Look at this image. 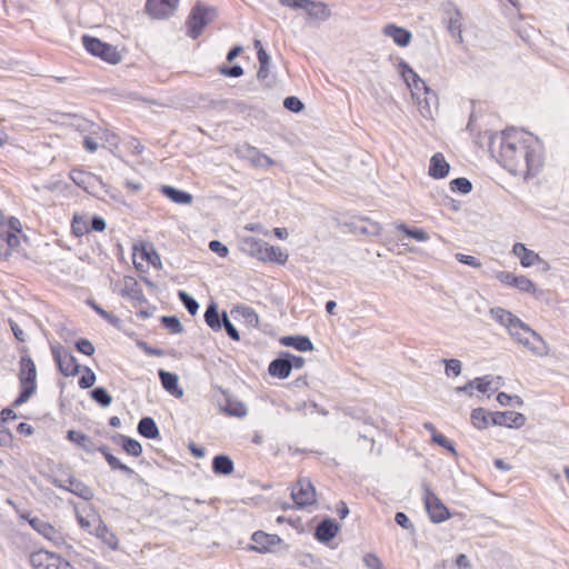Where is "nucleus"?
Returning <instances> with one entry per match:
<instances>
[{"mask_svg":"<svg viewBox=\"0 0 569 569\" xmlns=\"http://www.w3.org/2000/svg\"><path fill=\"white\" fill-rule=\"evenodd\" d=\"M219 72L229 78H239L243 74V69L240 66H233V67H220Z\"/></svg>","mask_w":569,"mask_h":569,"instance_id":"51","label":"nucleus"},{"mask_svg":"<svg viewBox=\"0 0 569 569\" xmlns=\"http://www.w3.org/2000/svg\"><path fill=\"white\" fill-rule=\"evenodd\" d=\"M160 192L176 203L189 204L192 202V196L190 193L170 186H161Z\"/></svg>","mask_w":569,"mask_h":569,"instance_id":"30","label":"nucleus"},{"mask_svg":"<svg viewBox=\"0 0 569 569\" xmlns=\"http://www.w3.org/2000/svg\"><path fill=\"white\" fill-rule=\"evenodd\" d=\"M512 253L519 259L520 264L525 268L532 267L542 261V259L537 252L528 249L521 242H517L513 244Z\"/></svg>","mask_w":569,"mask_h":569,"instance_id":"22","label":"nucleus"},{"mask_svg":"<svg viewBox=\"0 0 569 569\" xmlns=\"http://www.w3.org/2000/svg\"><path fill=\"white\" fill-rule=\"evenodd\" d=\"M363 562L370 569H380L379 567L381 566L379 557L375 553H366L363 556Z\"/></svg>","mask_w":569,"mask_h":569,"instance_id":"57","label":"nucleus"},{"mask_svg":"<svg viewBox=\"0 0 569 569\" xmlns=\"http://www.w3.org/2000/svg\"><path fill=\"white\" fill-rule=\"evenodd\" d=\"M383 33L385 36L392 38L395 43L400 47L408 46L411 40V32L396 24H387L383 28Z\"/></svg>","mask_w":569,"mask_h":569,"instance_id":"26","label":"nucleus"},{"mask_svg":"<svg viewBox=\"0 0 569 569\" xmlns=\"http://www.w3.org/2000/svg\"><path fill=\"white\" fill-rule=\"evenodd\" d=\"M18 379L20 393L13 401V407H19L27 402L37 390V367L28 353L20 358Z\"/></svg>","mask_w":569,"mask_h":569,"instance_id":"3","label":"nucleus"},{"mask_svg":"<svg viewBox=\"0 0 569 569\" xmlns=\"http://www.w3.org/2000/svg\"><path fill=\"white\" fill-rule=\"evenodd\" d=\"M513 288L518 289L521 292L536 295L537 287L536 284L526 276L517 274Z\"/></svg>","mask_w":569,"mask_h":569,"instance_id":"39","label":"nucleus"},{"mask_svg":"<svg viewBox=\"0 0 569 569\" xmlns=\"http://www.w3.org/2000/svg\"><path fill=\"white\" fill-rule=\"evenodd\" d=\"M456 258L461 263H465V264H468V266H471V267H475V268H480L481 267V262L478 259H476L475 257H472V256H468V254H463V253H457Z\"/></svg>","mask_w":569,"mask_h":569,"instance_id":"56","label":"nucleus"},{"mask_svg":"<svg viewBox=\"0 0 569 569\" xmlns=\"http://www.w3.org/2000/svg\"><path fill=\"white\" fill-rule=\"evenodd\" d=\"M291 366L289 359H276L269 365V373L273 377L286 379L290 376Z\"/></svg>","mask_w":569,"mask_h":569,"instance_id":"33","label":"nucleus"},{"mask_svg":"<svg viewBox=\"0 0 569 569\" xmlns=\"http://www.w3.org/2000/svg\"><path fill=\"white\" fill-rule=\"evenodd\" d=\"M132 262L137 271L146 273L150 268L162 269L161 258L151 244H134L132 250Z\"/></svg>","mask_w":569,"mask_h":569,"instance_id":"7","label":"nucleus"},{"mask_svg":"<svg viewBox=\"0 0 569 569\" xmlns=\"http://www.w3.org/2000/svg\"><path fill=\"white\" fill-rule=\"evenodd\" d=\"M122 448L132 457H139L142 453V446L140 442L129 437L122 438Z\"/></svg>","mask_w":569,"mask_h":569,"instance_id":"43","label":"nucleus"},{"mask_svg":"<svg viewBox=\"0 0 569 569\" xmlns=\"http://www.w3.org/2000/svg\"><path fill=\"white\" fill-rule=\"evenodd\" d=\"M471 189L472 184L467 178H457L450 182V190L453 192L469 193Z\"/></svg>","mask_w":569,"mask_h":569,"instance_id":"45","label":"nucleus"},{"mask_svg":"<svg viewBox=\"0 0 569 569\" xmlns=\"http://www.w3.org/2000/svg\"><path fill=\"white\" fill-rule=\"evenodd\" d=\"M286 109L292 112H300L303 109V103L297 97H287L283 101Z\"/></svg>","mask_w":569,"mask_h":569,"instance_id":"50","label":"nucleus"},{"mask_svg":"<svg viewBox=\"0 0 569 569\" xmlns=\"http://www.w3.org/2000/svg\"><path fill=\"white\" fill-rule=\"evenodd\" d=\"M209 248L211 251L218 253L220 257H226L229 252L228 248L218 240L210 241Z\"/></svg>","mask_w":569,"mask_h":569,"instance_id":"59","label":"nucleus"},{"mask_svg":"<svg viewBox=\"0 0 569 569\" xmlns=\"http://www.w3.org/2000/svg\"><path fill=\"white\" fill-rule=\"evenodd\" d=\"M401 76L419 106H421L422 101L428 104L430 96L436 97L435 92L430 90L426 82L408 64L402 66Z\"/></svg>","mask_w":569,"mask_h":569,"instance_id":"9","label":"nucleus"},{"mask_svg":"<svg viewBox=\"0 0 569 569\" xmlns=\"http://www.w3.org/2000/svg\"><path fill=\"white\" fill-rule=\"evenodd\" d=\"M92 535L96 536L108 549L117 550L119 548L118 537L104 522L100 523Z\"/></svg>","mask_w":569,"mask_h":569,"instance_id":"24","label":"nucleus"},{"mask_svg":"<svg viewBox=\"0 0 569 569\" xmlns=\"http://www.w3.org/2000/svg\"><path fill=\"white\" fill-rule=\"evenodd\" d=\"M82 376L79 378L78 385L81 389H88L96 382V375L89 367L82 368Z\"/></svg>","mask_w":569,"mask_h":569,"instance_id":"46","label":"nucleus"},{"mask_svg":"<svg viewBox=\"0 0 569 569\" xmlns=\"http://www.w3.org/2000/svg\"><path fill=\"white\" fill-rule=\"evenodd\" d=\"M471 423L475 428L482 430L492 425V412L483 408H477L471 411Z\"/></svg>","mask_w":569,"mask_h":569,"instance_id":"31","label":"nucleus"},{"mask_svg":"<svg viewBox=\"0 0 569 569\" xmlns=\"http://www.w3.org/2000/svg\"><path fill=\"white\" fill-rule=\"evenodd\" d=\"M222 411L231 417L243 418L247 416V407L243 402L232 399H227Z\"/></svg>","mask_w":569,"mask_h":569,"instance_id":"36","label":"nucleus"},{"mask_svg":"<svg viewBox=\"0 0 569 569\" xmlns=\"http://www.w3.org/2000/svg\"><path fill=\"white\" fill-rule=\"evenodd\" d=\"M10 328L12 330L14 338L18 341L23 342L26 340V333L17 322L10 320Z\"/></svg>","mask_w":569,"mask_h":569,"instance_id":"63","label":"nucleus"},{"mask_svg":"<svg viewBox=\"0 0 569 569\" xmlns=\"http://www.w3.org/2000/svg\"><path fill=\"white\" fill-rule=\"evenodd\" d=\"M426 510L435 523H440L450 518L449 509L442 503L439 497L427 489L423 496Z\"/></svg>","mask_w":569,"mask_h":569,"instance_id":"15","label":"nucleus"},{"mask_svg":"<svg viewBox=\"0 0 569 569\" xmlns=\"http://www.w3.org/2000/svg\"><path fill=\"white\" fill-rule=\"evenodd\" d=\"M490 315L493 318V320L497 321L499 325L503 326L508 332L519 320V318L515 316L512 312L500 307L491 308Z\"/></svg>","mask_w":569,"mask_h":569,"instance_id":"27","label":"nucleus"},{"mask_svg":"<svg viewBox=\"0 0 569 569\" xmlns=\"http://www.w3.org/2000/svg\"><path fill=\"white\" fill-rule=\"evenodd\" d=\"M30 563L34 569H77L62 556L47 550L31 553Z\"/></svg>","mask_w":569,"mask_h":569,"instance_id":"10","label":"nucleus"},{"mask_svg":"<svg viewBox=\"0 0 569 569\" xmlns=\"http://www.w3.org/2000/svg\"><path fill=\"white\" fill-rule=\"evenodd\" d=\"M206 323L213 330L219 331L221 329V321L216 305H210L204 312Z\"/></svg>","mask_w":569,"mask_h":569,"instance_id":"38","label":"nucleus"},{"mask_svg":"<svg viewBox=\"0 0 569 569\" xmlns=\"http://www.w3.org/2000/svg\"><path fill=\"white\" fill-rule=\"evenodd\" d=\"M159 378L161 380L162 387L173 397L181 398L183 396V390L179 386V379L176 373H171L164 370L159 371Z\"/></svg>","mask_w":569,"mask_h":569,"instance_id":"25","label":"nucleus"},{"mask_svg":"<svg viewBox=\"0 0 569 569\" xmlns=\"http://www.w3.org/2000/svg\"><path fill=\"white\" fill-rule=\"evenodd\" d=\"M254 47L257 48V57L259 64H269V56L262 48V44L259 40L254 41Z\"/></svg>","mask_w":569,"mask_h":569,"instance_id":"60","label":"nucleus"},{"mask_svg":"<svg viewBox=\"0 0 569 569\" xmlns=\"http://www.w3.org/2000/svg\"><path fill=\"white\" fill-rule=\"evenodd\" d=\"M93 133L97 136L99 140L108 143L111 148H119V137L114 132L104 128H99Z\"/></svg>","mask_w":569,"mask_h":569,"instance_id":"40","label":"nucleus"},{"mask_svg":"<svg viewBox=\"0 0 569 569\" xmlns=\"http://www.w3.org/2000/svg\"><path fill=\"white\" fill-rule=\"evenodd\" d=\"M493 379L489 376L476 378L473 381H471L468 386H465L463 388H460V390H467L468 387L476 388L479 392H487L491 390Z\"/></svg>","mask_w":569,"mask_h":569,"instance_id":"42","label":"nucleus"},{"mask_svg":"<svg viewBox=\"0 0 569 569\" xmlns=\"http://www.w3.org/2000/svg\"><path fill=\"white\" fill-rule=\"evenodd\" d=\"M179 0H147L146 11L153 19H164L173 14Z\"/></svg>","mask_w":569,"mask_h":569,"instance_id":"19","label":"nucleus"},{"mask_svg":"<svg viewBox=\"0 0 569 569\" xmlns=\"http://www.w3.org/2000/svg\"><path fill=\"white\" fill-rule=\"evenodd\" d=\"M51 351L61 375L64 377H74L80 372L81 367L69 350L62 347H56L52 348Z\"/></svg>","mask_w":569,"mask_h":569,"instance_id":"13","label":"nucleus"},{"mask_svg":"<svg viewBox=\"0 0 569 569\" xmlns=\"http://www.w3.org/2000/svg\"><path fill=\"white\" fill-rule=\"evenodd\" d=\"M461 372V362L457 359L446 361V373L448 376H459Z\"/></svg>","mask_w":569,"mask_h":569,"instance_id":"54","label":"nucleus"},{"mask_svg":"<svg viewBox=\"0 0 569 569\" xmlns=\"http://www.w3.org/2000/svg\"><path fill=\"white\" fill-rule=\"evenodd\" d=\"M69 490L74 495L83 498L86 502H89V500L93 497L92 490L78 481H70Z\"/></svg>","mask_w":569,"mask_h":569,"instance_id":"44","label":"nucleus"},{"mask_svg":"<svg viewBox=\"0 0 569 569\" xmlns=\"http://www.w3.org/2000/svg\"><path fill=\"white\" fill-rule=\"evenodd\" d=\"M84 49L93 57L109 64H118L122 61V54L113 44L104 42L97 37L84 34L81 38Z\"/></svg>","mask_w":569,"mask_h":569,"instance_id":"6","label":"nucleus"},{"mask_svg":"<svg viewBox=\"0 0 569 569\" xmlns=\"http://www.w3.org/2000/svg\"><path fill=\"white\" fill-rule=\"evenodd\" d=\"M517 274L508 271H499L496 273V278L505 286L513 287Z\"/></svg>","mask_w":569,"mask_h":569,"instance_id":"55","label":"nucleus"},{"mask_svg":"<svg viewBox=\"0 0 569 569\" xmlns=\"http://www.w3.org/2000/svg\"><path fill=\"white\" fill-rule=\"evenodd\" d=\"M29 525L33 530L41 535L44 539L50 541L56 547H63L67 545V536L61 528L51 525L39 518L29 519Z\"/></svg>","mask_w":569,"mask_h":569,"instance_id":"11","label":"nucleus"},{"mask_svg":"<svg viewBox=\"0 0 569 569\" xmlns=\"http://www.w3.org/2000/svg\"><path fill=\"white\" fill-rule=\"evenodd\" d=\"M231 316L240 325L244 326L248 330L259 328L260 319L258 313L249 306L240 305L231 309Z\"/></svg>","mask_w":569,"mask_h":569,"instance_id":"20","label":"nucleus"},{"mask_svg":"<svg viewBox=\"0 0 569 569\" xmlns=\"http://www.w3.org/2000/svg\"><path fill=\"white\" fill-rule=\"evenodd\" d=\"M209 22V10L208 8L201 6V4H197L191 13L189 14L188 17V20H187V27H188V34L196 39L198 38L203 28L208 24Z\"/></svg>","mask_w":569,"mask_h":569,"instance_id":"18","label":"nucleus"},{"mask_svg":"<svg viewBox=\"0 0 569 569\" xmlns=\"http://www.w3.org/2000/svg\"><path fill=\"white\" fill-rule=\"evenodd\" d=\"M89 306L104 320L114 323L117 321V318L113 317L111 313L103 310L100 306H98L96 302L90 301Z\"/></svg>","mask_w":569,"mask_h":569,"instance_id":"58","label":"nucleus"},{"mask_svg":"<svg viewBox=\"0 0 569 569\" xmlns=\"http://www.w3.org/2000/svg\"><path fill=\"white\" fill-rule=\"evenodd\" d=\"M338 530L339 527L333 520L326 519L318 525L316 529V538L319 541L327 542L336 537Z\"/></svg>","mask_w":569,"mask_h":569,"instance_id":"28","label":"nucleus"},{"mask_svg":"<svg viewBox=\"0 0 569 569\" xmlns=\"http://www.w3.org/2000/svg\"><path fill=\"white\" fill-rule=\"evenodd\" d=\"M251 256L262 262H270L283 266L287 263L289 254L286 250L278 246H272L268 242L251 239L250 240Z\"/></svg>","mask_w":569,"mask_h":569,"instance_id":"8","label":"nucleus"},{"mask_svg":"<svg viewBox=\"0 0 569 569\" xmlns=\"http://www.w3.org/2000/svg\"><path fill=\"white\" fill-rule=\"evenodd\" d=\"M179 298L180 300L183 302L184 307L187 308V310L190 312V315H196L197 311H198V308H199V305L198 302L192 298L190 297L187 292L184 291H180L179 292Z\"/></svg>","mask_w":569,"mask_h":569,"instance_id":"48","label":"nucleus"},{"mask_svg":"<svg viewBox=\"0 0 569 569\" xmlns=\"http://www.w3.org/2000/svg\"><path fill=\"white\" fill-rule=\"evenodd\" d=\"M251 541L252 543L248 547V550L259 553L272 552L282 543V539L278 535L268 533L262 530L254 531L251 535Z\"/></svg>","mask_w":569,"mask_h":569,"instance_id":"16","label":"nucleus"},{"mask_svg":"<svg viewBox=\"0 0 569 569\" xmlns=\"http://www.w3.org/2000/svg\"><path fill=\"white\" fill-rule=\"evenodd\" d=\"M395 520H396L397 525H399L400 527H402L405 529H409V528L413 527L412 523L410 522L409 518L407 517V515L403 512H397L395 516Z\"/></svg>","mask_w":569,"mask_h":569,"instance_id":"62","label":"nucleus"},{"mask_svg":"<svg viewBox=\"0 0 569 569\" xmlns=\"http://www.w3.org/2000/svg\"><path fill=\"white\" fill-rule=\"evenodd\" d=\"M27 240L21 221L17 217H6L0 210V259L8 261L19 253Z\"/></svg>","mask_w":569,"mask_h":569,"instance_id":"2","label":"nucleus"},{"mask_svg":"<svg viewBox=\"0 0 569 569\" xmlns=\"http://www.w3.org/2000/svg\"><path fill=\"white\" fill-rule=\"evenodd\" d=\"M280 342L286 347H292L298 351H311L313 349V345L310 339L303 336L283 337Z\"/></svg>","mask_w":569,"mask_h":569,"instance_id":"29","label":"nucleus"},{"mask_svg":"<svg viewBox=\"0 0 569 569\" xmlns=\"http://www.w3.org/2000/svg\"><path fill=\"white\" fill-rule=\"evenodd\" d=\"M138 432L148 439H157L159 437V429L150 417H144L139 421Z\"/></svg>","mask_w":569,"mask_h":569,"instance_id":"35","label":"nucleus"},{"mask_svg":"<svg viewBox=\"0 0 569 569\" xmlns=\"http://www.w3.org/2000/svg\"><path fill=\"white\" fill-rule=\"evenodd\" d=\"M282 7L303 10L307 22H321L330 18L331 11L327 3L315 0H278Z\"/></svg>","mask_w":569,"mask_h":569,"instance_id":"5","label":"nucleus"},{"mask_svg":"<svg viewBox=\"0 0 569 569\" xmlns=\"http://www.w3.org/2000/svg\"><path fill=\"white\" fill-rule=\"evenodd\" d=\"M74 511L79 526L90 535L103 522L99 512L90 502L76 506Z\"/></svg>","mask_w":569,"mask_h":569,"instance_id":"12","label":"nucleus"},{"mask_svg":"<svg viewBox=\"0 0 569 569\" xmlns=\"http://www.w3.org/2000/svg\"><path fill=\"white\" fill-rule=\"evenodd\" d=\"M98 451H100L103 455V457L106 458L108 465L113 470H120V471H123V472L129 473V475L133 472L131 468H129L128 466L122 463L117 457L111 455L107 447H104V446L103 447H99Z\"/></svg>","mask_w":569,"mask_h":569,"instance_id":"37","label":"nucleus"},{"mask_svg":"<svg viewBox=\"0 0 569 569\" xmlns=\"http://www.w3.org/2000/svg\"><path fill=\"white\" fill-rule=\"evenodd\" d=\"M498 161L512 174L532 176L541 166L539 141L529 132L507 130L501 137Z\"/></svg>","mask_w":569,"mask_h":569,"instance_id":"1","label":"nucleus"},{"mask_svg":"<svg viewBox=\"0 0 569 569\" xmlns=\"http://www.w3.org/2000/svg\"><path fill=\"white\" fill-rule=\"evenodd\" d=\"M76 348L79 352L86 356H92L94 353V346L88 339H79L76 342Z\"/></svg>","mask_w":569,"mask_h":569,"instance_id":"49","label":"nucleus"},{"mask_svg":"<svg viewBox=\"0 0 569 569\" xmlns=\"http://www.w3.org/2000/svg\"><path fill=\"white\" fill-rule=\"evenodd\" d=\"M127 143L129 144L131 152L133 154H141L143 151V146L140 143V141L137 138L131 137Z\"/></svg>","mask_w":569,"mask_h":569,"instance_id":"64","label":"nucleus"},{"mask_svg":"<svg viewBox=\"0 0 569 569\" xmlns=\"http://www.w3.org/2000/svg\"><path fill=\"white\" fill-rule=\"evenodd\" d=\"M67 439L76 443L77 446L81 447L87 452H93L99 448L93 445V442L87 435L80 431L69 430L67 433Z\"/></svg>","mask_w":569,"mask_h":569,"instance_id":"32","label":"nucleus"},{"mask_svg":"<svg viewBox=\"0 0 569 569\" xmlns=\"http://www.w3.org/2000/svg\"><path fill=\"white\" fill-rule=\"evenodd\" d=\"M212 469L217 475H230L234 470V465L228 456L219 455L212 460Z\"/></svg>","mask_w":569,"mask_h":569,"instance_id":"34","label":"nucleus"},{"mask_svg":"<svg viewBox=\"0 0 569 569\" xmlns=\"http://www.w3.org/2000/svg\"><path fill=\"white\" fill-rule=\"evenodd\" d=\"M509 335L536 356L543 357L549 352L548 343L520 319L509 331Z\"/></svg>","mask_w":569,"mask_h":569,"instance_id":"4","label":"nucleus"},{"mask_svg":"<svg viewBox=\"0 0 569 569\" xmlns=\"http://www.w3.org/2000/svg\"><path fill=\"white\" fill-rule=\"evenodd\" d=\"M526 423V417L516 411L492 412V425L507 428H521Z\"/></svg>","mask_w":569,"mask_h":569,"instance_id":"21","label":"nucleus"},{"mask_svg":"<svg viewBox=\"0 0 569 569\" xmlns=\"http://www.w3.org/2000/svg\"><path fill=\"white\" fill-rule=\"evenodd\" d=\"M291 498L300 508L316 503L317 493L311 481L308 479L297 480L291 487Z\"/></svg>","mask_w":569,"mask_h":569,"instance_id":"14","label":"nucleus"},{"mask_svg":"<svg viewBox=\"0 0 569 569\" xmlns=\"http://www.w3.org/2000/svg\"><path fill=\"white\" fill-rule=\"evenodd\" d=\"M432 441L450 451H455L452 442L450 440H448V438L445 435H442L438 431L433 432Z\"/></svg>","mask_w":569,"mask_h":569,"instance_id":"53","label":"nucleus"},{"mask_svg":"<svg viewBox=\"0 0 569 569\" xmlns=\"http://www.w3.org/2000/svg\"><path fill=\"white\" fill-rule=\"evenodd\" d=\"M97 137L93 138L91 136H87L83 138V147L87 151L89 152H96L98 150V142H97Z\"/></svg>","mask_w":569,"mask_h":569,"instance_id":"61","label":"nucleus"},{"mask_svg":"<svg viewBox=\"0 0 569 569\" xmlns=\"http://www.w3.org/2000/svg\"><path fill=\"white\" fill-rule=\"evenodd\" d=\"M222 325H223L228 336L232 340H234V341H239L240 340L239 332L237 331L234 326L230 322V320L228 319V317H227V315L224 312L222 315Z\"/></svg>","mask_w":569,"mask_h":569,"instance_id":"52","label":"nucleus"},{"mask_svg":"<svg viewBox=\"0 0 569 569\" xmlns=\"http://www.w3.org/2000/svg\"><path fill=\"white\" fill-rule=\"evenodd\" d=\"M396 228L407 237L412 238L417 241L423 242L429 239V234L422 229H410L403 223L397 224Z\"/></svg>","mask_w":569,"mask_h":569,"instance_id":"41","label":"nucleus"},{"mask_svg":"<svg viewBox=\"0 0 569 569\" xmlns=\"http://www.w3.org/2000/svg\"><path fill=\"white\" fill-rule=\"evenodd\" d=\"M106 221L101 217H94L91 221L84 216L74 214L71 221V231L76 237H83L91 231L102 232Z\"/></svg>","mask_w":569,"mask_h":569,"instance_id":"17","label":"nucleus"},{"mask_svg":"<svg viewBox=\"0 0 569 569\" xmlns=\"http://www.w3.org/2000/svg\"><path fill=\"white\" fill-rule=\"evenodd\" d=\"M450 164L441 152L435 153L430 159L428 174L433 179H443L449 174Z\"/></svg>","mask_w":569,"mask_h":569,"instance_id":"23","label":"nucleus"},{"mask_svg":"<svg viewBox=\"0 0 569 569\" xmlns=\"http://www.w3.org/2000/svg\"><path fill=\"white\" fill-rule=\"evenodd\" d=\"M91 396L93 400L103 407H108L112 401L111 396L103 388H96L92 390Z\"/></svg>","mask_w":569,"mask_h":569,"instance_id":"47","label":"nucleus"}]
</instances>
